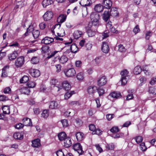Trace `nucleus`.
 Instances as JSON below:
<instances>
[{"instance_id":"nucleus-50","label":"nucleus","mask_w":156,"mask_h":156,"mask_svg":"<svg viewBox=\"0 0 156 156\" xmlns=\"http://www.w3.org/2000/svg\"><path fill=\"white\" fill-rule=\"evenodd\" d=\"M109 33L108 30H106L104 32L103 34L101 36L102 38V39L108 37V33Z\"/></svg>"},{"instance_id":"nucleus-34","label":"nucleus","mask_w":156,"mask_h":156,"mask_svg":"<svg viewBox=\"0 0 156 156\" xmlns=\"http://www.w3.org/2000/svg\"><path fill=\"white\" fill-rule=\"evenodd\" d=\"M78 48L75 44H73L70 47V50L72 52L76 53L78 51Z\"/></svg>"},{"instance_id":"nucleus-49","label":"nucleus","mask_w":156,"mask_h":156,"mask_svg":"<svg viewBox=\"0 0 156 156\" xmlns=\"http://www.w3.org/2000/svg\"><path fill=\"white\" fill-rule=\"evenodd\" d=\"M135 139L137 143H139L142 142L143 138L142 136H139L136 137Z\"/></svg>"},{"instance_id":"nucleus-18","label":"nucleus","mask_w":156,"mask_h":156,"mask_svg":"<svg viewBox=\"0 0 156 156\" xmlns=\"http://www.w3.org/2000/svg\"><path fill=\"white\" fill-rule=\"evenodd\" d=\"M64 146L66 148L71 146L72 145V142L70 138L69 137L66 138L64 140Z\"/></svg>"},{"instance_id":"nucleus-43","label":"nucleus","mask_w":156,"mask_h":156,"mask_svg":"<svg viewBox=\"0 0 156 156\" xmlns=\"http://www.w3.org/2000/svg\"><path fill=\"white\" fill-rule=\"evenodd\" d=\"M39 61V59L37 57H33L31 60V62L33 64H37Z\"/></svg>"},{"instance_id":"nucleus-5","label":"nucleus","mask_w":156,"mask_h":156,"mask_svg":"<svg viewBox=\"0 0 156 156\" xmlns=\"http://www.w3.org/2000/svg\"><path fill=\"white\" fill-rule=\"evenodd\" d=\"M53 16V13L52 11H48L46 12L43 16L44 21H48L51 20Z\"/></svg>"},{"instance_id":"nucleus-59","label":"nucleus","mask_w":156,"mask_h":156,"mask_svg":"<svg viewBox=\"0 0 156 156\" xmlns=\"http://www.w3.org/2000/svg\"><path fill=\"white\" fill-rule=\"evenodd\" d=\"M11 91V89L9 87H7L5 88L3 90V92L5 94H9Z\"/></svg>"},{"instance_id":"nucleus-53","label":"nucleus","mask_w":156,"mask_h":156,"mask_svg":"<svg viewBox=\"0 0 156 156\" xmlns=\"http://www.w3.org/2000/svg\"><path fill=\"white\" fill-rule=\"evenodd\" d=\"M101 130L99 129H96L94 132H92V134H96L98 135H100L101 134Z\"/></svg>"},{"instance_id":"nucleus-2","label":"nucleus","mask_w":156,"mask_h":156,"mask_svg":"<svg viewBox=\"0 0 156 156\" xmlns=\"http://www.w3.org/2000/svg\"><path fill=\"white\" fill-rule=\"evenodd\" d=\"M129 72L126 69H125L121 72V84L122 85H125L127 83V77H128V74Z\"/></svg>"},{"instance_id":"nucleus-63","label":"nucleus","mask_w":156,"mask_h":156,"mask_svg":"<svg viewBox=\"0 0 156 156\" xmlns=\"http://www.w3.org/2000/svg\"><path fill=\"white\" fill-rule=\"evenodd\" d=\"M8 100V98L4 95H0V101H4Z\"/></svg>"},{"instance_id":"nucleus-16","label":"nucleus","mask_w":156,"mask_h":156,"mask_svg":"<svg viewBox=\"0 0 156 156\" xmlns=\"http://www.w3.org/2000/svg\"><path fill=\"white\" fill-rule=\"evenodd\" d=\"M93 27L91 28H89L87 29V33L89 37H92L94 36L96 34V31L93 30Z\"/></svg>"},{"instance_id":"nucleus-52","label":"nucleus","mask_w":156,"mask_h":156,"mask_svg":"<svg viewBox=\"0 0 156 156\" xmlns=\"http://www.w3.org/2000/svg\"><path fill=\"white\" fill-rule=\"evenodd\" d=\"M152 35V34L151 31H148L145 34L146 39L147 40H148Z\"/></svg>"},{"instance_id":"nucleus-51","label":"nucleus","mask_w":156,"mask_h":156,"mask_svg":"<svg viewBox=\"0 0 156 156\" xmlns=\"http://www.w3.org/2000/svg\"><path fill=\"white\" fill-rule=\"evenodd\" d=\"M63 127H66L68 126L67 121L66 119H63L61 121Z\"/></svg>"},{"instance_id":"nucleus-24","label":"nucleus","mask_w":156,"mask_h":156,"mask_svg":"<svg viewBox=\"0 0 156 156\" xmlns=\"http://www.w3.org/2000/svg\"><path fill=\"white\" fill-rule=\"evenodd\" d=\"M66 16L65 15H61L57 18V21L58 23H62L66 20Z\"/></svg>"},{"instance_id":"nucleus-64","label":"nucleus","mask_w":156,"mask_h":156,"mask_svg":"<svg viewBox=\"0 0 156 156\" xmlns=\"http://www.w3.org/2000/svg\"><path fill=\"white\" fill-rule=\"evenodd\" d=\"M23 126V125L22 123H18L15 126L16 128L20 129L22 128Z\"/></svg>"},{"instance_id":"nucleus-6","label":"nucleus","mask_w":156,"mask_h":156,"mask_svg":"<svg viewBox=\"0 0 156 156\" xmlns=\"http://www.w3.org/2000/svg\"><path fill=\"white\" fill-rule=\"evenodd\" d=\"M54 41V38L48 37H46L42 40L41 43L48 44L52 43Z\"/></svg>"},{"instance_id":"nucleus-58","label":"nucleus","mask_w":156,"mask_h":156,"mask_svg":"<svg viewBox=\"0 0 156 156\" xmlns=\"http://www.w3.org/2000/svg\"><path fill=\"white\" fill-rule=\"evenodd\" d=\"M89 129L92 131V132H94L96 129L95 126L94 125L91 124L89 126Z\"/></svg>"},{"instance_id":"nucleus-22","label":"nucleus","mask_w":156,"mask_h":156,"mask_svg":"<svg viewBox=\"0 0 156 156\" xmlns=\"http://www.w3.org/2000/svg\"><path fill=\"white\" fill-rule=\"evenodd\" d=\"M91 20H99V15L98 13L93 12L92 13L90 16Z\"/></svg>"},{"instance_id":"nucleus-48","label":"nucleus","mask_w":156,"mask_h":156,"mask_svg":"<svg viewBox=\"0 0 156 156\" xmlns=\"http://www.w3.org/2000/svg\"><path fill=\"white\" fill-rule=\"evenodd\" d=\"M118 51L120 52L125 51L126 49L122 44H120L118 46Z\"/></svg>"},{"instance_id":"nucleus-21","label":"nucleus","mask_w":156,"mask_h":156,"mask_svg":"<svg viewBox=\"0 0 156 156\" xmlns=\"http://www.w3.org/2000/svg\"><path fill=\"white\" fill-rule=\"evenodd\" d=\"M53 0H43L42 2V5L44 7L50 5L53 3Z\"/></svg>"},{"instance_id":"nucleus-54","label":"nucleus","mask_w":156,"mask_h":156,"mask_svg":"<svg viewBox=\"0 0 156 156\" xmlns=\"http://www.w3.org/2000/svg\"><path fill=\"white\" fill-rule=\"evenodd\" d=\"M56 154L57 156H65L62 150L57 151Z\"/></svg>"},{"instance_id":"nucleus-23","label":"nucleus","mask_w":156,"mask_h":156,"mask_svg":"<svg viewBox=\"0 0 156 156\" xmlns=\"http://www.w3.org/2000/svg\"><path fill=\"white\" fill-rule=\"evenodd\" d=\"M82 34V31L78 30L74 31L73 35L74 38L77 39L81 37Z\"/></svg>"},{"instance_id":"nucleus-57","label":"nucleus","mask_w":156,"mask_h":156,"mask_svg":"<svg viewBox=\"0 0 156 156\" xmlns=\"http://www.w3.org/2000/svg\"><path fill=\"white\" fill-rule=\"evenodd\" d=\"M140 31L139 28V26L138 25H136L134 28L133 30V32L136 34L139 32Z\"/></svg>"},{"instance_id":"nucleus-41","label":"nucleus","mask_w":156,"mask_h":156,"mask_svg":"<svg viewBox=\"0 0 156 156\" xmlns=\"http://www.w3.org/2000/svg\"><path fill=\"white\" fill-rule=\"evenodd\" d=\"M76 78L79 80H83L84 78V74L83 72H80L77 74Z\"/></svg>"},{"instance_id":"nucleus-47","label":"nucleus","mask_w":156,"mask_h":156,"mask_svg":"<svg viewBox=\"0 0 156 156\" xmlns=\"http://www.w3.org/2000/svg\"><path fill=\"white\" fill-rule=\"evenodd\" d=\"M27 84V86L28 87L30 88H33L36 85V83L35 82L33 81H31L28 82Z\"/></svg>"},{"instance_id":"nucleus-45","label":"nucleus","mask_w":156,"mask_h":156,"mask_svg":"<svg viewBox=\"0 0 156 156\" xmlns=\"http://www.w3.org/2000/svg\"><path fill=\"white\" fill-rule=\"evenodd\" d=\"M110 131L113 133H116L119 131V129L117 127L114 126L110 129Z\"/></svg>"},{"instance_id":"nucleus-46","label":"nucleus","mask_w":156,"mask_h":156,"mask_svg":"<svg viewBox=\"0 0 156 156\" xmlns=\"http://www.w3.org/2000/svg\"><path fill=\"white\" fill-rule=\"evenodd\" d=\"M69 104L71 106H74L80 105V104L79 101H71L69 103Z\"/></svg>"},{"instance_id":"nucleus-26","label":"nucleus","mask_w":156,"mask_h":156,"mask_svg":"<svg viewBox=\"0 0 156 156\" xmlns=\"http://www.w3.org/2000/svg\"><path fill=\"white\" fill-rule=\"evenodd\" d=\"M103 6L101 4L96 5L94 7L95 10L98 12H100L103 10Z\"/></svg>"},{"instance_id":"nucleus-32","label":"nucleus","mask_w":156,"mask_h":156,"mask_svg":"<svg viewBox=\"0 0 156 156\" xmlns=\"http://www.w3.org/2000/svg\"><path fill=\"white\" fill-rule=\"evenodd\" d=\"M21 92L22 94L28 95L30 92V89L27 87H23L20 89Z\"/></svg>"},{"instance_id":"nucleus-44","label":"nucleus","mask_w":156,"mask_h":156,"mask_svg":"<svg viewBox=\"0 0 156 156\" xmlns=\"http://www.w3.org/2000/svg\"><path fill=\"white\" fill-rule=\"evenodd\" d=\"M149 92L153 94H156V88L154 87H150L149 88Z\"/></svg>"},{"instance_id":"nucleus-35","label":"nucleus","mask_w":156,"mask_h":156,"mask_svg":"<svg viewBox=\"0 0 156 156\" xmlns=\"http://www.w3.org/2000/svg\"><path fill=\"white\" fill-rule=\"evenodd\" d=\"M75 93L74 91H71L69 92H67L64 95L65 99L67 100L71 96Z\"/></svg>"},{"instance_id":"nucleus-3","label":"nucleus","mask_w":156,"mask_h":156,"mask_svg":"<svg viewBox=\"0 0 156 156\" xmlns=\"http://www.w3.org/2000/svg\"><path fill=\"white\" fill-rule=\"evenodd\" d=\"M24 62V57L20 56L17 58L15 61L14 65L16 68H20L23 66Z\"/></svg>"},{"instance_id":"nucleus-62","label":"nucleus","mask_w":156,"mask_h":156,"mask_svg":"<svg viewBox=\"0 0 156 156\" xmlns=\"http://www.w3.org/2000/svg\"><path fill=\"white\" fill-rule=\"evenodd\" d=\"M92 24L93 27V28L95 26L98 25L99 24V21L98 20H92Z\"/></svg>"},{"instance_id":"nucleus-56","label":"nucleus","mask_w":156,"mask_h":156,"mask_svg":"<svg viewBox=\"0 0 156 156\" xmlns=\"http://www.w3.org/2000/svg\"><path fill=\"white\" fill-rule=\"evenodd\" d=\"M97 90L98 91L99 96H101L104 93V90L103 89L98 88L97 89Z\"/></svg>"},{"instance_id":"nucleus-7","label":"nucleus","mask_w":156,"mask_h":156,"mask_svg":"<svg viewBox=\"0 0 156 156\" xmlns=\"http://www.w3.org/2000/svg\"><path fill=\"white\" fill-rule=\"evenodd\" d=\"M102 4L103 7L109 9L112 5V2L110 0H103Z\"/></svg>"},{"instance_id":"nucleus-4","label":"nucleus","mask_w":156,"mask_h":156,"mask_svg":"<svg viewBox=\"0 0 156 156\" xmlns=\"http://www.w3.org/2000/svg\"><path fill=\"white\" fill-rule=\"evenodd\" d=\"M73 148L78 152L79 155L82 154L83 153L82 147L79 143H77L73 145Z\"/></svg>"},{"instance_id":"nucleus-25","label":"nucleus","mask_w":156,"mask_h":156,"mask_svg":"<svg viewBox=\"0 0 156 156\" xmlns=\"http://www.w3.org/2000/svg\"><path fill=\"white\" fill-rule=\"evenodd\" d=\"M9 67V66H6L2 69V76L3 77H5L8 75V72Z\"/></svg>"},{"instance_id":"nucleus-37","label":"nucleus","mask_w":156,"mask_h":156,"mask_svg":"<svg viewBox=\"0 0 156 156\" xmlns=\"http://www.w3.org/2000/svg\"><path fill=\"white\" fill-rule=\"evenodd\" d=\"M103 15V19L105 21H107L108 20L110 16L109 11H105Z\"/></svg>"},{"instance_id":"nucleus-55","label":"nucleus","mask_w":156,"mask_h":156,"mask_svg":"<svg viewBox=\"0 0 156 156\" xmlns=\"http://www.w3.org/2000/svg\"><path fill=\"white\" fill-rule=\"evenodd\" d=\"M114 145L112 144H107L106 146L107 149L108 150H111L113 149Z\"/></svg>"},{"instance_id":"nucleus-36","label":"nucleus","mask_w":156,"mask_h":156,"mask_svg":"<svg viewBox=\"0 0 156 156\" xmlns=\"http://www.w3.org/2000/svg\"><path fill=\"white\" fill-rule=\"evenodd\" d=\"M142 69L141 67L138 66L136 67L133 70V73L135 74L138 75L141 72Z\"/></svg>"},{"instance_id":"nucleus-15","label":"nucleus","mask_w":156,"mask_h":156,"mask_svg":"<svg viewBox=\"0 0 156 156\" xmlns=\"http://www.w3.org/2000/svg\"><path fill=\"white\" fill-rule=\"evenodd\" d=\"M101 49L103 52L107 53L109 50V47L107 43L103 42Z\"/></svg>"},{"instance_id":"nucleus-9","label":"nucleus","mask_w":156,"mask_h":156,"mask_svg":"<svg viewBox=\"0 0 156 156\" xmlns=\"http://www.w3.org/2000/svg\"><path fill=\"white\" fill-rule=\"evenodd\" d=\"M29 72L31 75L34 77H38L40 74L39 71L35 69H31L30 70Z\"/></svg>"},{"instance_id":"nucleus-60","label":"nucleus","mask_w":156,"mask_h":156,"mask_svg":"<svg viewBox=\"0 0 156 156\" xmlns=\"http://www.w3.org/2000/svg\"><path fill=\"white\" fill-rule=\"evenodd\" d=\"M140 145L141 147V150L142 151H144L146 150L147 148L145 146V144L143 142L141 143L140 144Z\"/></svg>"},{"instance_id":"nucleus-20","label":"nucleus","mask_w":156,"mask_h":156,"mask_svg":"<svg viewBox=\"0 0 156 156\" xmlns=\"http://www.w3.org/2000/svg\"><path fill=\"white\" fill-rule=\"evenodd\" d=\"M17 55V52L16 51H14L12 53L8 55V58L10 60H12L16 58Z\"/></svg>"},{"instance_id":"nucleus-1","label":"nucleus","mask_w":156,"mask_h":156,"mask_svg":"<svg viewBox=\"0 0 156 156\" xmlns=\"http://www.w3.org/2000/svg\"><path fill=\"white\" fill-rule=\"evenodd\" d=\"M62 86L60 85L59 86H54L55 89L58 91L60 89H62L63 87L64 89L66 90H68L70 89L71 86L69 83L67 81H64L62 83Z\"/></svg>"},{"instance_id":"nucleus-17","label":"nucleus","mask_w":156,"mask_h":156,"mask_svg":"<svg viewBox=\"0 0 156 156\" xmlns=\"http://www.w3.org/2000/svg\"><path fill=\"white\" fill-rule=\"evenodd\" d=\"M24 125L27 126H32V122L30 119L28 118H24L23 120Z\"/></svg>"},{"instance_id":"nucleus-38","label":"nucleus","mask_w":156,"mask_h":156,"mask_svg":"<svg viewBox=\"0 0 156 156\" xmlns=\"http://www.w3.org/2000/svg\"><path fill=\"white\" fill-rule=\"evenodd\" d=\"M33 35L35 39L37 38L40 35V32L39 30H34L32 32Z\"/></svg>"},{"instance_id":"nucleus-11","label":"nucleus","mask_w":156,"mask_h":156,"mask_svg":"<svg viewBox=\"0 0 156 156\" xmlns=\"http://www.w3.org/2000/svg\"><path fill=\"white\" fill-rule=\"evenodd\" d=\"M76 74V71L74 69H69L65 73L66 76L69 77L74 76Z\"/></svg>"},{"instance_id":"nucleus-8","label":"nucleus","mask_w":156,"mask_h":156,"mask_svg":"<svg viewBox=\"0 0 156 156\" xmlns=\"http://www.w3.org/2000/svg\"><path fill=\"white\" fill-rule=\"evenodd\" d=\"M107 80L105 76H103L99 79L98 81V84L99 86H102L107 83Z\"/></svg>"},{"instance_id":"nucleus-13","label":"nucleus","mask_w":156,"mask_h":156,"mask_svg":"<svg viewBox=\"0 0 156 156\" xmlns=\"http://www.w3.org/2000/svg\"><path fill=\"white\" fill-rule=\"evenodd\" d=\"M83 6H89L92 4L91 0H81L80 3Z\"/></svg>"},{"instance_id":"nucleus-33","label":"nucleus","mask_w":156,"mask_h":156,"mask_svg":"<svg viewBox=\"0 0 156 156\" xmlns=\"http://www.w3.org/2000/svg\"><path fill=\"white\" fill-rule=\"evenodd\" d=\"M110 95L112 97L116 99L119 98L121 97V95L120 93L116 92H114L111 93L110 94Z\"/></svg>"},{"instance_id":"nucleus-42","label":"nucleus","mask_w":156,"mask_h":156,"mask_svg":"<svg viewBox=\"0 0 156 156\" xmlns=\"http://www.w3.org/2000/svg\"><path fill=\"white\" fill-rule=\"evenodd\" d=\"M29 78L27 76H24L20 80V82L21 83H25L28 82Z\"/></svg>"},{"instance_id":"nucleus-31","label":"nucleus","mask_w":156,"mask_h":156,"mask_svg":"<svg viewBox=\"0 0 156 156\" xmlns=\"http://www.w3.org/2000/svg\"><path fill=\"white\" fill-rule=\"evenodd\" d=\"M58 137L60 140H64L66 138V134L64 132H62L58 134Z\"/></svg>"},{"instance_id":"nucleus-14","label":"nucleus","mask_w":156,"mask_h":156,"mask_svg":"<svg viewBox=\"0 0 156 156\" xmlns=\"http://www.w3.org/2000/svg\"><path fill=\"white\" fill-rule=\"evenodd\" d=\"M58 59L60 63L64 64L67 62L68 58L66 55H62L61 57H59L58 58Z\"/></svg>"},{"instance_id":"nucleus-61","label":"nucleus","mask_w":156,"mask_h":156,"mask_svg":"<svg viewBox=\"0 0 156 156\" xmlns=\"http://www.w3.org/2000/svg\"><path fill=\"white\" fill-rule=\"evenodd\" d=\"M56 69V72L57 73L59 72L61 70V66L59 64H57L55 66Z\"/></svg>"},{"instance_id":"nucleus-40","label":"nucleus","mask_w":156,"mask_h":156,"mask_svg":"<svg viewBox=\"0 0 156 156\" xmlns=\"http://www.w3.org/2000/svg\"><path fill=\"white\" fill-rule=\"evenodd\" d=\"M49 49V47L48 46L45 45L42 46L41 48V52L42 53H45L47 52Z\"/></svg>"},{"instance_id":"nucleus-19","label":"nucleus","mask_w":156,"mask_h":156,"mask_svg":"<svg viewBox=\"0 0 156 156\" xmlns=\"http://www.w3.org/2000/svg\"><path fill=\"white\" fill-rule=\"evenodd\" d=\"M118 14V12L117 9L116 8L112 7L111 8L110 12V16L113 17H116Z\"/></svg>"},{"instance_id":"nucleus-27","label":"nucleus","mask_w":156,"mask_h":156,"mask_svg":"<svg viewBox=\"0 0 156 156\" xmlns=\"http://www.w3.org/2000/svg\"><path fill=\"white\" fill-rule=\"evenodd\" d=\"M83 134L81 132H77L76 134V136L77 140L80 141H82L83 139Z\"/></svg>"},{"instance_id":"nucleus-30","label":"nucleus","mask_w":156,"mask_h":156,"mask_svg":"<svg viewBox=\"0 0 156 156\" xmlns=\"http://www.w3.org/2000/svg\"><path fill=\"white\" fill-rule=\"evenodd\" d=\"M3 113L4 114L9 115L10 113V107L8 106H4L2 107Z\"/></svg>"},{"instance_id":"nucleus-29","label":"nucleus","mask_w":156,"mask_h":156,"mask_svg":"<svg viewBox=\"0 0 156 156\" xmlns=\"http://www.w3.org/2000/svg\"><path fill=\"white\" fill-rule=\"evenodd\" d=\"M14 138L16 139L22 140L23 138V135L20 133H16L13 134Z\"/></svg>"},{"instance_id":"nucleus-39","label":"nucleus","mask_w":156,"mask_h":156,"mask_svg":"<svg viewBox=\"0 0 156 156\" xmlns=\"http://www.w3.org/2000/svg\"><path fill=\"white\" fill-rule=\"evenodd\" d=\"M49 111L48 110H44L41 114V117L46 118L49 116Z\"/></svg>"},{"instance_id":"nucleus-12","label":"nucleus","mask_w":156,"mask_h":156,"mask_svg":"<svg viewBox=\"0 0 156 156\" xmlns=\"http://www.w3.org/2000/svg\"><path fill=\"white\" fill-rule=\"evenodd\" d=\"M32 143L31 146L34 147H38L41 146L40 140L39 139H37L34 140L32 141Z\"/></svg>"},{"instance_id":"nucleus-28","label":"nucleus","mask_w":156,"mask_h":156,"mask_svg":"<svg viewBox=\"0 0 156 156\" xmlns=\"http://www.w3.org/2000/svg\"><path fill=\"white\" fill-rule=\"evenodd\" d=\"M58 104L55 101H52L50 103L49 107L51 109H56L57 108Z\"/></svg>"},{"instance_id":"nucleus-10","label":"nucleus","mask_w":156,"mask_h":156,"mask_svg":"<svg viewBox=\"0 0 156 156\" xmlns=\"http://www.w3.org/2000/svg\"><path fill=\"white\" fill-rule=\"evenodd\" d=\"M97 90V87L94 86H90L87 88V91L89 94H93L96 92Z\"/></svg>"}]
</instances>
